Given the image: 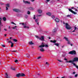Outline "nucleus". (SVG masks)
<instances>
[{
    "label": "nucleus",
    "instance_id": "nucleus-31",
    "mask_svg": "<svg viewBox=\"0 0 78 78\" xmlns=\"http://www.w3.org/2000/svg\"><path fill=\"white\" fill-rule=\"evenodd\" d=\"M50 0H46V3H48V2H49Z\"/></svg>",
    "mask_w": 78,
    "mask_h": 78
},
{
    "label": "nucleus",
    "instance_id": "nucleus-6",
    "mask_svg": "<svg viewBox=\"0 0 78 78\" xmlns=\"http://www.w3.org/2000/svg\"><path fill=\"white\" fill-rule=\"evenodd\" d=\"M39 40H41V41H44V37L43 36H41V37L39 38Z\"/></svg>",
    "mask_w": 78,
    "mask_h": 78
},
{
    "label": "nucleus",
    "instance_id": "nucleus-37",
    "mask_svg": "<svg viewBox=\"0 0 78 78\" xmlns=\"http://www.w3.org/2000/svg\"><path fill=\"white\" fill-rule=\"evenodd\" d=\"M15 62H18V60H16L15 61Z\"/></svg>",
    "mask_w": 78,
    "mask_h": 78
},
{
    "label": "nucleus",
    "instance_id": "nucleus-34",
    "mask_svg": "<svg viewBox=\"0 0 78 78\" xmlns=\"http://www.w3.org/2000/svg\"><path fill=\"white\" fill-rule=\"evenodd\" d=\"M51 17H52V19H55V16L52 15L51 16Z\"/></svg>",
    "mask_w": 78,
    "mask_h": 78
},
{
    "label": "nucleus",
    "instance_id": "nucleus-9",
    "mask_svg": "<svg viewBox=\"0 0 78 78\" xmlns=\"http://www.w3.org/2000/svg\"><path fill=\"white\" fill-rule=\"evenodd\" d=\"M23 3H28V4H30V2L28 1L23 0Z\"/></svg>",
    "mask_w": 78,
    "mask_h": 78
},
{
    "label": "nucleus",
    "instance_id": "nucleus-2",
    "mask_svg": "<svg viewBox=\"0 0 78 78\" xmlns=\"http://www.w3.org/2000/svg\"><path fill=\"white\" fill-rule=\"evenodd\" d=\"M66 28L67 30H70L72 28V27L70 26L67 23H66Z\"/></svg>",
    "mask_w": 78,
    "mask_h": 78
},
{
    "label": "nucleus",
    "instance_id": "nucleus-57",
    "mask_svg": "<svg viewBox=\"0 0 78 78\" xmlns=\"http://www.w3.org/2000/svg\"><path fill=\"white\" fill-rule=\"evenodd\" d=\"M9 29H10L11 28V27H10V26H9Z\"/></svg>",
    "mask_w": 78,
    "mask_h": 78
},
{
    "label": "nucleus",
    "instance_id": "nucleus-51",
    "mask_svg": "<svg viewBox=\"0 0 78 78\" xmlns=\"http://www.w3.org/2000/svg\"><path fill=\"white\" fill-rule=\"evenodd\" d=\"M70 16L69 15H68L67 16V17H70Z\"/></svg>",
    "mask_w": 78,
    "mask_h": 78
},
{
    "label": "nucleus",
    "instance_id": "nucleus-44",
    "mask_svg": "<svg viewBox=\"0 0 78 78\" xmlns=\"http://www.w3.org/2000/svg\"><path fill=\"white\" fill-rule=\"evenodd\" d=\"M41 58V57L40 56V57H38L37 59H40V58Z\"/></svg>",
    "mask_w": 78,
    "mask_h": 78
},
{
    "label": "nucleus",
    "instance_id": "nucleus-63",
    "mask_svg": "<svg viewBox=\"0 0 78 78\" xmlns=\"http://www.w3.org/2000/svg\"><path fill=\"white\" fill-rule=\"evenodd\" d=\"M7 41H8V40H9V39H7Z\"/></svg>",
    "mask_w": 78,
    "mask_h": 78
},
{
    "label": "nucleus",
    "instance_id": "nucleus-64",
    "mask_svg": "<svg viewBox=\"0 0 78 78\" xmlns=\"http://www.w3.org/2000/svg\"><path fill=\"white\" fill-rule=\"evenodd\" d=\"M10 39H12V37H10Z\"/></svg>",
    "mask_w": 78,
    "mask_h": 78
},
{
    "label": "nucleus",
    "instance_id": "nucleus-27",
    "mask_svg": "<svg viewBox=\"0 0 78 78\" xmlns=\"http://www.w3.org/2000/svg\"><path fill=\"white\" fill-rule=\"evenodd\" d=\"M11 69H12V70H15V69H16L15 68H13L11 67Z\"/></svg>",
    "mask_w": 78,
    "mask_h": 78
},
{
    "label": "nucleus",
    "instance_id": "nucleus-42",
    "mask_svg": "<svg viewBox=\"0 0 78 78\" xmlns=\"http://www.w3.org/2000/svg\"><path fill=\"white\" fill-rule=\"evenodd\" d=\"M33 19H35L36 17H35V15H34V16Z\"/></svg>",
    "mask_w": 78,
    "mask_h": 78
},
{
    "label": "nucleus",
    "instance_id": "nucleus-56",
    "mask_svg": "<svg viewBox=\"0 0 78 78\" xmlns=\"http://www.w3.org/2000/svg\"><path fill=\"white\" fill-rule=\"evenodd\" d=\"M75 11H78V10H77V9H76Z\"/></svg>",
    "mask_w": 78,
    "mask_h": 78
},
{
    "label": "nucleus",
    "instance_id": "nucleus-22",
    "mask_svg": "<svg viewBox=\"0 0 78 78\" xmlns=\"http://www.w3.org/2000/svg\"><path fill=\"white\" fill-rule=\"evenodd\" d=\"M21 75V76H25V75L24 73H22L21 74H20Z\"/></svg>",
    "mask_w": 78,
    "mask_h": 78
},
{
    "label": "nucleus",
    "instance_id": "nucleus-15",
    "mask_svg": "<svg viewBox=\"0 0 78 78\" xmlns=\"http://www.w3.org/2000/svg\"><path fill=\"white\" fill-rule=\"evenodd\" d=\"M40 51H42V52L44 51V50L43 48H41L40 49Z\"/></svg>",
    "mask_w": 78,
    "mask_h": 78
},
{
    "label": "nucleus",
    "instance_id": "nucleus-33",
    "mask_svg": "<svg viewBox=\"0 0 78 78\" xmlns=\"http://www.w3.org/2000/svg\"><path fill=\"white\" fill-rule=\"evenodd\" d=\"M16 27H17V26H15L14 27H12V29H15Z\"/></svg>",
    "mask_w": 78,
    "mask_h": 78
},
{
    "label": "nucleus",
    "instance_id": "nucleus-50",
    "mask_svg": "<svg viewBox=\"0 0 78 78\" xmlns=\"http://www.w3.org/2000/svg\"><path fill=\"white\" fill-rule=\"evenodd\" d=\"M12 52H16V51H12Z\"/></svg>",
    "mask_w": 78,
    "mask_h": 78
},
{
    "label": "nucleus",
    "instance_id": "nucleus-36",
    "mask_svg": "<svg viewBox=\"0 0 78 78\" xmlns=\"http://www.w3.org/2000/svg\"><path fill=\"white\" fill-rule=\"evenodd\" d=\"M27 14H30V12L28 11L27 12Z\"/></svg>",
    "mask_w": 78,
    "mask_h": 78
},
{
    "label": "nucleus",
    "instance_id": "nucleus-8",
    "mask_svg": "<svg viewBox=\"0 0 78 78\" xmlns=\"http://www.w3.org/2000/svg\"><path fill=\"white\" fill-rule=\"evenodd\" d=\"M5 5L6 6V10L7 11L8 9V7H9V4H6Z\"/></svg>",
    "mask_w": 78,
    "mask_h": 78
},
{
    "label": "nucleus",
    "instance_id": "nucleus-5",
    "mask_svg": "<svg viewBox=\"0 0 78 78\" xmlns=\"http://www.w3.org/2000/svg\"><path fill=\"white\" fill-rule=\"evenodd\" d=\"M68 9L69 11H70V12H72L73 14H76V13L72 10L71 9Z\"/></svg>",
    "mask_w": 78,
    "mask_h": 78
},
{
    "label": "nucleus",
    "instance_id": "nucleus-59",
    "mask_svg": "<svg viewBox=\"0 0 78 78\" xmlns=\"http://www.w3.org/2000/svg\"><path fill=\"white\" fill-rule=\"evenodd\" d=\"M75 30H74L73 31H72V32H75Z\"/></svg>",
    "mask_w": 78,
    "mask_h": 78
},
{
    "label": "nucleus",
    "instance_id": "nucleus-49",
    "mask_svg": "<svg viewBox=\"0 0 78 78\" xmlns=\"http://www.w3.org/2000/svg\"><path fill=\"white\" fill-rule=\"evenodd\" d=\"M0 25H2V23H1V21L0 20ZM0 30H1V29L0 28Z\"/></svg>",
    "mask_w": 78,
    "mask_h": 78
},
{
    "label": "nucleus",
    "instance_id": "nucleus-19",
    "mask_svg": "<svg viewBox=\"0 0 78 78\" xmlns=\"http://www.w3.org/2000/svg\"><path fill=\"white\" fill-rule=\"evenodd\" d=\"M64 39H65L66 41H69V39L67 38V37H65Z\"/></svg>",
    "mask_w": 78,
    "mask_h": 78
},
{
    "label": "nucleus",
    "instance_id": "nucleus-47",
    "mask_svg": "<svg viewBox=\"0 0 78 78\" xmlns=\"http://www.w3.org/2000/svg\"><path fill=\"white\" fill-rule=\"evenodd\" d=\"M77 76H78V75L76 74V75H75V77H77Z\"/></svg>",
    "mask_w": 78,
    "mask_h": 78
},
{
    "label": "nucleus",
    "instance_id": "nucleus-13",
    "mask_svg": "<svg viewBox=\"0 0 78 78\" xmlns=\"http://www.w3.org/2000/svg\"><path fill=\"white\" fill-rule=\"evenodd\" d=\"M39 20L38 19H37L35 20V22L37 23V25H39Z\"/></svg>",
    "mask_w": 78,
    "mask_h": 78
},
{
    "label": "nucleus",
    "instance_id": "nucleus-25",
    "mask_svg": "<svg viewBox=\"0 0 78 78\" xmlns=\"http://www.w3.org/2000/svg\"><path fill=\"white\" fill-rule=\"evenodd\" d=\"M29 44L30 45H33V44H34V43H33V42H32V41H30L29 42Z\"/></svg>",
    "mask_w": 78,
    "mask_h": 78
},
{
    "label": "nucleus",
    "instance_id": "nucleus-60",
    "mask_svg": "<svg viewBox=\"0 0 78 78\" xmlns=\"http://www.w3.org/2000/svg\"><path fill=\"white\" fill-rule=\"evenodd\" d=\"M65 60H67V59H66V58H65Z\"/></svg>",
    "mask_w": 78,
    "mask_h": 78
},
{
    "label": "nucleus",
    "instance_id": "nucleus-48",
    "mask_svg": "<svg viewBox=\"0 0 78 78\" xmlns=\"http://www.w3.org/2000/svg\"><path fill=\"white\" fill-rule=\"evenodd\" d=\"M58 61H59L60 62H62V61H61L60 60H58Z\"/></svg>",
    "mask_w": 78,
    "mask_h": 78
},
{
    "label": "nucleus",
    "instance_id": "nucleus-7",
    "mask_svg": "<svg viewBox=\"0 0 78 78\" xmlns=\"http://www.w3.org/2000/svg\"><path fill=\"white\" fill-rule=\"evenodd\" d=\"M13 11H14L15 12H19V10L17 9H13Z\"/></svg>",
    "mask_w": 78,
    "mask_h": 78
},
{
    "label": "nucleus",
    "instance_id": "nucleus-11",
    "mask_svg": "<svg viewBox=\"0 0 78 78\" xmlns=\"http://www.w3.org/2000/svg\"><path fill=\"white\" fill-rule=\"evenodd\" d=\"M38 12H39V13H41L42 12V10L41 9H38L37 10Z\"/></svg>",
    "mask_w": 78,
    "mask_h": 78
},
{
    "label": "nucleus",
    "instance_id": "nucleus-18",
    "mask_svg": "<svg viewBox=\"0 0 78 78\" xmlns=\"http://www.w3.org/2000/svg\"><path fill=\"white\" fill-rule=\"evenodd\" d=\"M16 76L17 77H20V76H21L20 75V74L19 73L18 74H17Z\"/></svg>",
    "mask_w": 78,
    "mask_h": 78
},
{
    "label": "nucleus",
    "instance_id": "nucleus-28",
    "mask_svg": "<svg viewBox=\"0 0 78 78\" xmlns=\"http://www.w3.org/2000/svg\"><path fill=\"white\" fill-rule=\"evenodd\" d=\"M67 42L68 44H70V41H69V40H68Z\"/></svg>",
    "mask_w": 78,
    "mask_h": 78
},
{
    "label": "nucleus",
    "instance_id": "nucleus-10",
    "mask_svg": "<svg viewBox=\"0 0 78 78\" xmlns=\"http://www.w3.org/2000/svg\"><path fill=\"white\" fill-rule=\"evenodd\" d=\"M74 61H78V58H73Z\"/></svg>",
    "mask_w": 78,
    "mask_h": 78
},
{
    "label": "nucleus",
    "instance_id": "nucleus-3",
    "mask_svg": "<svg viewBox=\"0 0 78 78\" xmlns=\"http://www.w3.org/2000/svg\"><path fill=\"white\" fill-rule=\"evenodd\" d=\"M22 24V25H23V27L24 28H29V27L28 26H26L27 24H26V23H25L24 24V23H20V25H21Z\"/></svg>",
    "mask_w": 78,
    "mask_h": 78
},
{
    "label": "nucleus",
    "instance_id": "nucleus-43",
    "mask_svg": "<svg viewBox=\"0 0 78 78\" xmlns=\"http://www.w3.org/2000/svg\"><path fill=\"white\" fill-rule=\"evenodd\" d=\"M2 47H5V46L4 45L2 44Z\"/></svg>",
    "mask_w": 78,
    "mask_h": 78
},
{
    "label": "nucleus",
    "instance_id": "nucleus-17",
    "mask_svg": "<svg viewBox=\"0 0 78 78\" xmlns=\"http://www.w3.org/2000/svg\"><path fill=\"white\" fill-rule=\"evenodd\" d=\"M46 14L48 16H51V14L50 12H48L46 13Z\"/></svg>",
    "mask_w": 78,
    "mask_h": 78
},
{
    "label": "nucleus",
    "instance_id": "nucleus-52",
    "mask_svg": "<svg viewBox=\"0 0 78 78\" xmlns=\"http://www.w3.org/2000/svg\"><path fill=\"white\" fill-rule=\"evenodd\" d=\"M4 30L5 31H7V30H6V29H4Z\"/></svg>",
    "mask_w": 78,
    "mask_h": 78
},
{
    "label": "nucleus",
    "instance_id": "nucleus-1",
    "mask_svg": "<svg viewBox=\"0 0 78 78\" xmlns=\"http://www.w3.org/2000/svg\"><path fill=\"white\" fill-rule=\"evenodd\" d=\"M45 47L47 48L48 47V45L47 44L45 45V44H44V43H42V45L39 46V47H40V48H41V47Z\"/></svg>",
    "mask_w": 78,
    "mask_h": 78
},
{
    "label": "nucleus",
    "instance_id": "nucleus-14",
    "mask_svg": "<svg viewBox=\"0 0 78 78\" xmlns=\"http://www.w3.org/2000/svg\"><path fill=\"white\" fill-rule=\"evenodd\" d=\"M55 20L56 22H59V20L58 18H56Z\"/></svg>",
    "mask_w": 78,
    "mask_h": 78
},
{
    "label": "nucleus",
    "instance_id": "nucleus-24",
    "mask_svg": "<svg viewBox=\"0 0 78 78\" xmlns=\"http://www.w3.org/2000/svg\"><path fill=\"white\" fill-rule=\"evenodd\" d=\"M59 44L58 43H55L54 45H56L57 47H59Z\"/></svg>",
    "mask_w": 78,
    "mask_h": 78
},
{
    "label": "nucleus",
    "instance_id": "nucleus-58",
    "mask_svg": "<svg viewBox=\"0 0 78 78\" xmlns=\"http://www.w3.org/2000/svg\"><path fill=\"white\" fill-rule=\"evenodd\" d=\"M31 2H34V0H32Z\"/></svg>",
    "mask_w": 78,
    "mask_h": 78
},
{
    "label": "nucleus",
    "instance_id": "nucleus-20",
    "mask_svg": "<svg viewBox=\"0 0 78 78\" xmlns=\"http://www.w3.org/2000/svg\"><path fill=\"white\" fill-rule=\"evenodd\" d=\"M69 63L74 62V60H70V61H69Z\"/></svg>",
    "mask_w": 78,
    "mask_h": 78
},
{
    "label": "nucleus",
    "instance_id": "nucleus-53",
    "mask_svg": "<svg viewBox=\"0 0 78 78\" xmlns=\"http://www.w3.org/2000/svg\"><path fill=\"white\" fill-rule=\"evenodd\" d=\"M73 74H75V72H73Z\"/></svg>",
    "mask_w": 78,
    "mask_h": 78
},
{
    "label": "nucleus",
    "instance_id": "nucleus-40",
    "mask_svg": "<svg viewBox=\"0 0 78 78\" xmlns=\"http://www.w3.org/2000/svg\"><path fill=\"white\" fill-rule=\"evenodd\" d=\"M77 29V28L76 27H74V30H76V29Z\"/></svg>",
    "mask_w": 78,
    "mask_h": 78
},
{
    "label": "nucleus",
    "instance_id": "nucleus-16",
    "mask_svg": "<svg viewBox=\"0 0 78 78\" xmlns=\"http://www.w3.org/2000/svg\"><path fill=\"white\" fill-rule=\"evenodd\" d=\"M72 64L74 65V66H75V67H76L77 69H78V66L76 65V64H75L74 63H73Z\"/></svg>",
    "mask_w": 78,
    "mask_h": 78
},
{
    "label": "nucleus",
    "instance_id": "nucleus-30",
    "mask_svg": "<svg viewBox=\"0 0 78 78\" xmlns=\"http://www.w3.org/2000/svg\"><path fill=\"white\" fill-rule=\"evenodd\" d=\"M3 19L4 20V21H5V20H6V18L5 17H3Z\"/></svg>",
    "mask_w": 78,
    "mask_h": 78
},
{
    "label": "nucleus",
    "instance_id": "nucleus-23",
    "mask_svg": "<svg viewBox=\"0 0 78 78\" xmlns=\"http://www.w3.org/2000/svg\"><path fill=\"white\" fill-rule=\"evenodd\" d=\"M5 76L6 78H9V77H8V74H7V73H5Z\"/></svg>",
    "mask_w": 78,
    "mask_h": 78
},
{
    "label": "nucleus",
    "instance_id": "nucleus-35",
    "mask_svg": "<svg viewBox=\"0 0 78 78\" xmlns=\"http://www.w3.org/2000/svg\"><path fill=\"white\" fill-rule=\"evenodd\" d=\"M29 9H31V10H33V8L30 7V8Z\"/></svg>",
    "mask_w": 78,
    "mask_h": 78
},
{
    "label": "nucleus",
    "instance_id": "nucleus-62",
    "mask_svg": "<svg viewBox=\"0 0 78 78\" xmlns=\"http://www.w3.org/2000/svg\"><path fill=\"white\" fill-rule=\"evenodd\" d=\"M0 20H2V18H0Z\"/></svg>",
    "mask_w": 78,
    "mask_h": 78
},
{
    "label": "nucleus",
    "instance_id": "nucleus-54",
    "mask_svg": "<svg viewBox=\"0 0 78 78\" xmlns=\"http://www.w3.org/2000/svg\"><path fill=\"white\" fill-rule=\"evenodd\" d=\"M70 45H71V46H73V44H70Z\"/></svg>",
    "mask_w": 78,
    "mask_h": 78
},
{
    "label": "nucleus",
    "instance_id": "nucleus-12",
    "mask_svg": "<svg viewBox=\"0 0 78 78\" xmlns=\"http://www.w3.org/2000/svg\"><path fill=\"white\" fill-rule=\"evenodd\" d=\"M53 33H56V29H54L52 31Z\"/></svg>",
    "mask_w": 78,
    "mask_h": 78
},
{
    "label": "nucleus",
    "instance_id": "nucleus-55",
    "mask_svg": "<svg viewBox=\"0 0 78 78\" xmlns=\"http://www.w3.org/2000/svg\"><path fill=\"white\" fill-rule=\"evenodd\" d=\"M40 16H41V15H38V16H37V17H38V16L40 17Z\"/></svg>",
    "mask_w": 78,
    "mask_h": 78
},
{
    "label": "nucleus",
    "instance_id": "nucleus-41",
    "mask_svg": "<svg viewBox=\"0 0 78 78\" xmlns=\"http://www.w3.org/2000/svg\"><path fill=\"white\" fill-rule=\"evenodd\" d=\"M9 43H11V44H12V42H11V41H9Z\"/></svg>",
    "mask_w": 78,
    "mask_h": 78
},
{
    "label": "nucleus",
    "instance_id": "nucleus-26",
    "mask_svg": "<svg viewBox=\"0 0 78 78\" xmlns=\"http://www.w3.org/2000/svg\"><path fill=\"white\" fill-rule=\"evenodd\" d=\"M14 47V44L12 43H11V47L12 48Z\"/></svg>",
    "mask_w": 78,
    "mask_h": 78
},
{
    "label": "nucleus",
    "instance_id": "nucleus-21",
    "mask_svg": "<svg viewBox=\"0 0 78 78\" xmlns=\"http://www.w3.org/2000/svg\"><path fill=\"white\" fill-rule=\"evenodd\" d=\"M50 42H53V43H55L56 42V40H54V41L51 40L50 41Z\"/></svg>",
    "mask_w": 78,
    "mask_h": 78
},
{
    "label": "nucleus",
    "instance_id": "nucleus-32",
    "mask_svg": "<svg viewBox=\"0 0 78 78\" xmlns=\"http://www.w3.org/2000/svg\"><path fill=\"white\" fill-rule=\"evenodd\" d=\"M35 37L36 38L38 39H39L40 37H38V36H35Z\"/></svg>",
    "mask_w": 78,
    "mask_h": 78
},
{
    "label": "nucleus",
    "instance_id": "nucleus-46",
    "mask_svg": "<svg viewBox=\"0 0 78 78\" xmlns=\"http://www.w3.org/2000/svg\"><path fill=\"white\" fill-rule=\"evenodd\" d=\"M11 23H12V24H14V25H16V24H15V23H14L13 22H12Z\"/></svg>",
    "mask_w": 78,
    "mask_h": 78
},
{
    "label": "nucleus",
    "instance_id": "nucleus-45",
    "mask_svg": "<svg viewBox=\"0 0 78 78\" xmlns=\"http://www.w3.org/2000/svg\"><path fill=\"white\" fill-rule=\"evenodd\" d=\"M71 9H75V8L74 7H71Z\"/></svg>",
    "mask_w": 78,
    "mask_h": 78
},
{
    "label": "nucleus",
    "instance_id": "nucleus-4",
    "mask_svg": "<svg viewBox=\"0 0 78 78\" xmlns=\"http://www.w3.org/2000/svg\"><path fill=\"white\" fill-rule=\"evenodd\" d=\"M69 54H70L71 55H76V51L73 50L72 51H70L69 52Z\"/></svg>",
    "mask_w": 78,
    "mask_h": 78
},
{
    "label": "nucleus",
    "instance_id": "nucleus-39",
    "mask_svg": "<svg viewBox=\"0 0 78 78\" xmlns=\"http://www.w3.org/2000/svg\"><path fill=\"white\" fill-rule=\"evenodd\" d=\"M3 5V3L0 2V5Z\"/></svg>",
    "mask_w": 78,
    "mask_h": 78
},
{
    "label": "nucleus",
    "instance_id": "nucleus-29",
    "mask_svg": "<svg viewBox=\"0 0 78 78\" xmlns=\"http://www.w3.org/2000/svg\"><path fill=\"white\" fill-rule=\"evenodd\" d=\"M13 41H14V42H17V40L16 39H13Z\"/></svg>",
    "mask_w": 78,
    "mask_h": 78
},
{
    "label": "nucleus",
    "instance_id": "nucleus-61",
    "mask_svg": "<svg viewBox=\"0 0 78 78\" xmlns=\"http://www.w3.org/2000/svg\"><path fill=\"white\" fill-rule=\"evenodd\" d=\"M5 36H6V34H5Z\"/></svg>",
    "mask_w": 78,
    "mask_h": 78
},
{
    "label": "nucleus",
    "instance_id": "nucleus-38",
    "mask_svg": "<svg viewBox=\"0 0 78 78\" xmlns=\"http://www.w3.org/2000/svg\"><path fill=\"white\" fill-rule=\"evenodd\" d=\"M46 64L47 65H48V66L49 65V64H48V62H46Z\"/></svg>",
    "mask_w": 78,
    "mask_h": 78
}]
</instances>
